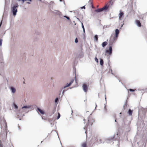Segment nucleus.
I'll return each mask as SVG.
<instances>
[{"instance_id":"nucleus-1","label":"nucleus","mask_w":147,"mask_h":147,"mask_svg":"<svg viewBox=\"0 0 147 147\" xmlns=\"http://www.w3.org/2000/svg\"><path fill=\"white\" fill-rule=\"evenodd\" d=\"M74 81V80L73 79L71 80L69 84L67 83L66 85L60 90V93L59 94V95H60L61 94V93L62 92V96H63L64 95V93L66 91V90H64V89L69 86L73 83Z\"/></svg>"},{"instance_id":"nucleus-2","label":"nucleus","mask_w":147,"mask_h":147,"mask_svg":"<svg viewBox=\"0 0 147 147\" xmlns=\"http://www.w3.org/2000/svg\"><path fill=\"white\" fill-rule=\"evenodd\" d=\"M53 13H54L55 14L57 15H58L59 16V17L61 18L63 17V16L62 14L61 13L60 11H58L57 10H54V11H53Z\"/></svg>"},{"instance_id":"nucleus-3","label":"nucleus","mask_w":147,"mask_h":147,"mask_svg":"<svg viewBox=\"0 0 147 147\" xmlns=\"http://www.w3.org/2000/svg\"><path fill=\"white\" fill-rule=\"evenodd\" d=\"M112 49L111 46H110L109 49H107L106 51V52L107 53L111 55L112 53Z\"/></svg>"},{"instance_id":"nucleus-4","label":"nucleus","mask_w":147,"mask_h":147,"mask_svg":"<svg viewBox=\"0 0 147 147\" xmlns=\"http://www.w3.org/2000/svg\"><path fill=\"white\" fill-rule=\"evenodd\" d=\"M94 121V120L92 119L89 117L88 118V122L89 124L91 126L93 123Z\"/></svg>"},{"instance_id":"nucleus-5","label":"nucleus","mask_w":147,"mask_h":147,"mask_svg":"<svg viewBox=\"0 0 147 147\" xmlns=\"http://www.w3.org/2000/svg\"><path fill=\"white\" fill-rule=\"evenodd\" d=\"M88 5L89 6V8L91 9H96V8L94 7L93 5L92 4V2L91 1V0H90L88 2Z\"/></svg>"},{"instance_id":"nucleus-6","label":"nucleus","mask_w":147,"mask_h":147,"mask_svg":"<svg viewBox=\"0 0 147 147\" xmlns=\"http://www.w3.org/2000/svg\"><path fill=\"white\" fill-rule=\"evenodd\" d=\"M55 6V5L54 2L52 1H51L49 3V7L50 9H53Z\"/></svg>"},{"instance_id":"nucleus-7","label":"nucleus","mask_w":147,"mask_h":147,"mask_svg":"<svg viewBox=\"0 0 147 147\" xmlns=\"http://www.w3.org/2000/svg\"><path fill=\"white\" fill-rule=\"evenodd\" d=\"M83 90L85 92H86L88 90V87L86 84H84L82 86Z\"/></svg>"},{"instance_id":"nucleus-8","label":"nucleus","mask_w":147,"mask_h":147,"mask_svg":"<svg viewBox=\"0 0 147 147\" xmlns=\"http://www.w3.org/2000/svg\"><path fill=\"white\" fill-rule=\"evenodd\" d=\"M9 88L13 93H14L16 92V88L14 87L11 86Z\"/></svg>"},{"instance_id":"nucleus-9","label":"nucleus","mask_w":147,"mask_h":147,"mask_svg":"<svg viewBox=\"0 0 147 147\" xmlns=\"http://www.w3.org/2000/svg\"><path fill=\"white\" fill-rule=\"evenodd\" d=\"M113 4V2L112 1H111L109 2V3H108V5H107L108 7V8L111 9L112 8V6Z\"/></svg>"},{"instance_id":"nucleus-10","label":"nucleus","mask_w":147,"mask_h":147,"mask_svg":"<svg viewBox=\"0 0 147 147\" xmlns=\"http://www.w3.org/2000/svg\"><path fill=\"white\" fill-rule=\"evenodd\" d=\"M124 13H123L121 11H120V12L119 13V19L120 20H121V18L123 17Z\"/></svg>"},{"instance_id":"nucleus-11","label":"nucleus","mask_w":147,"mask_h":147,"mask_svg":"<svg viewBox=\"0 0 147 147\" xmlns=\"http://www.w3.org/2000/svg\"><path fill=\"white\" fill-rule=\"evenodd\" d=\"M38 111L41 114H44L45 113L44 111L38 107H37Z\"/></svg>"},{"instance_id":"nucleus-12","label":"nucleus","mask_w":147,"mask_h":147,"mask_svg":"<svg viewBox=\"0 0 147 147\" xmlns=\"http://www.w3.org/2000/svg\"><path fill=\"white\" fill-rule=\"evenodd\" d=\"M18 10H12V12L14 16H15L16 14V13L17 12Z\"/></svg>"},{"instance_id":"nucleus-13","label":"nucleus","mask_w":147,"mask_h":147,"mask_svg":"<svg viewBox=\"0 0 147 147\" xmlns=\"http://www.w3.org/2000/svg\"><path fill=\"white\" fill-rule=\"evenodd\" d=\"M2 53L1 51L0 50V62L2 61Z\"/></svg>"},{"instance_id":"nucleus-14","label":"nucleus","mask_w":147,"mask_h":147,"mask_svg":"<svg viewBox=\"0 0 147 147\" xmlns=\"http://www.w3.org/2000/svg\"><path fill=\"white\" fill-rule=\"evenodd\" d=\"M108 8L107 5H106L102 8H97L96 9H107Z\"/></svg>"},{"instance_id":"nucleus-15","label":"nucleus","mask_w":147,"mask_h":147,"mask_svg":"<svg viewBox=\"0 0 147 147\" xmlns=\"http://www.w3.org/2000/svg\"><path fill=\"white\" fill-rule=\"evenodd\" d=\"M136 24L139 27H140L141 26V24L140 21L138 20H137L136 21Z\"/></svg>"},{"instance_id":"nucleus-16","label":"nucleus","mask_w":147,"mask_h":147,"mask_svg":"<svg viewBox=\"0 0 147 147\" xmlns=\"http://www.w3.org/2000/svg\"><path fill=\"white\" fill-rule=\"evenodd\" d=\"M94 10V13H98L99 12H100L101 11H102L103 10Z\"/></svg>"},{"instance_id":"nucleus-17","label":"nucleus","mask_w":147,"mask_h":147,"mask_svg":"<svg viewBox=\"0 0 147 147\" xmlns=\"http://www.w3.org/2000/svg\"><path fill=\"white\" fill-rule=\"evenodd\" d=\"M132 112V111L130 109H129L127 113L129 115H131Z\"/></svg>"},{"instance_id":"nucleus-18","label":"nucleus","mask_w":147,"mask_h":147,"mask_svg":"<svg viewBox=\"0 0 147 147\" xmlns=\"http://www.w3.org/2000/svg\"><path fill=\"white\" fill-rule=\"evenodd\" d=\"M113 138H111L110 139L109 138V139H107L106 140V142L108 143L111 142L113 141Z\"/></svg>"},{"instance_id":"nucleus-19","label":"nucleus","mask_w":147,"mask_h":147,"mask_svg":"<svg viewBox=\"0 0 147 147\" xmlns=\"http://www.w3.org/2000/svg\"><path fill=\"white\" fill-rule=\"evenodd\" d=\"M31 107V106H27V105H25L23 107H22V109H29Z\"/></svg>"},{"instance_id":"nucleus-20","label":"nucleus","mask_w":147,"mask_h":147,"mask_svg":"<svg viewBox=\"0 0 147 147\" xmlns=\"http://www.w3.org/2000/svg\"><path fill=\"white\" fill-rule=\"evenodd\" d=\"M107 44V42L105 41L103 42L102 44V47H105Z\"/></svg>"},{"instance_id":"nucleus-21","label":"nucleus","mask_w":147,"mask_h":147,"mask_svg":"<svg viewBox=\"0 0 147 147\" xmlns=\"http://www.w3.org/2000/svg\"><path fill=\"white\" fill-rule=\"evenodd\" d=\"M100 65L101 66H102L104 64V61L102 59H100Z\"/></svg>"},{"instance_id":"nucleus-22","label":"nucleus","mask_w":147,"mask_h":147,"mask_svg":"<svg viewBox=\"0 0 147 147\" xmlns=\"http://www.w3.org/2000/svg\"><path fill=\"white\" fill-rule=\"evenodd\" d=\"M17 117L18 118H19V120H21V118L22 117L24 116V115L23 114L22 116H20L19 115H18V113L17 114Z\"/></svg>"},{"instance_id":"nucleus-23","label":"nucleus","mask_w":147,"mask_h":147,"mask_svg":"<svg viewBox=\"0 0 147 147\" xmlns=\"http://www.w3.org/2000/svg\"><path fill=\"white\" fill-rule=\"evenodd\" d=\"M18 5H15L12 6L11 9H15L16 8L18 7Z\"/></svg>"},{"instance_id":"nucleus-24","label":"nucleus","mask_w":147,"mask_h":147,"mask_svg":"<svg viewBox=\"0 0 147 147\" xmlns=\"http://www.w3.org/2000/svg\"><path fill=\"white\" fill-rule=\"evenodd\" d=\"M94 40L96 41H97L98 40V35H95L94 37Z\"/></svg>"},{"instance_id":"nucleus-25","label":"nucleus","mask_w":147,"mask_h":147,"mask_svg":"<svg viewBox=\"0 0 147 147\" xmlns=\"http://www.w3.org/2000/svg\"><path fill=\"white\" fill-rule=\"evenodd\" d=\"M82 27L83 30V31L84 33H85V30L82 23Z\"/></svg>"},{"instance_id":"nucleus-26","label":"nucleus","mask_w":147,"mask_h":147,"mask_svg":"<svg viewBox=\"0 0 147 147\" xmlns=\"http://www.w3.org/2000/svg\"><path fill=\"white\" fill-rule=\"evenodd\" d=\"M119 33V30L117 29H116L115 30V34H118Z\"/></svg>"},{"instance_id":"nucleus-27","label":"nucleus","mask_w":147,"mask_h":147,"mask_svg":"<svg viewBox=\"0 0 147 147\" xmlns=\"http://www.w3.org/2000/svg\"><path fill=\"white\" fill-rule=\"evenodd\" d=\"M86 143L85 142L82 145V147H86Z\"/></svg>"},{"instance_id":"nucleus-28","label":"nucleus","mask_w":147,"mask_h":147,"mask_svg":"<svg viewBox=\"0 0 147 147\" xmlns=\"http://www.w3.org/2000/svg\"><path fill=\"white\" fill-rule=\"evenodd\" d=\"M13 105L14 107V108L15 109H17L18 108V106L16 104H14Z\"/></svg>"},{"instance_id":"nucleus-29","label":"nucleus","mask_w":147,"mask_h":147,"mask_svg":"<svg viewBox=\"0 0 147 147\" xmlns=\"http://www.w3.org/2000/svg\"><path fill=\"white\" fill-rule=\"evenodd\" d=\"M59 100V98H58L57 97V98H56L55 99V103H57L58 101Z\"/></svg>"},{"instance_id":"nucleus-30","label":"nucleus","mask_w":147,"mask_h":147,"mask_svg":"<svg viewBox=\"0 0 147 147\" xmlns=\"http://www.w3.org/2000/svg\"><path fill=\"white\" fill-rule=\"evenodd\" d=\"M63 17L64 18H66L68 20H70V19L69 18V17H68V16H63Z\"/></svg>"},{"instance_id":"nucleus-31","label":"nucleus","mask_w":147,"mask_h":147,"mask_svg":"<svg viewBox=\"0 0 147 147\" xmlns=\"http://www.w3.org/2000/svg\"><path fill=\"white\" fill-rule=\"evenodd\" d=\"M104 112L105 113H106L107 112V109H106L105 105V107H104Z\"/></svg>"},{"instance_id":"nucleus-32","label":"nucleus","mask_w":147,"mask_h":147,"mask_svg":"<svg viewBox=\"0 0 147 147\" xmlns=\"http://www.w3.org/2000/svg\"><path fill=\"white\" fill-rule=\"evenodd\" d=\"M17 1H22V3H23L25 1H26V0H17Z\"/></svg>"},{"instance_id":"nucleus-33","label":"nucleus","mask_w":147,"mask_h":147,"mask_svg":"<svg viewBox=\"0 0 147 147\" xmlns=\"http://www.w3.org/2000/svg\"><path fill=\"white\" fill-rule=\"evenodd\" d=\"M60 117V114L59 113H58V115L57 117V119H59V118Z\"/></svg>"},{"instance_id":"nucleus-34","label":"nucleus","mask_w":147,"mask_h":147,"mask_svg":"<svg viewBox=\"0 0 147 147\" xmlns=\"http://www.w3.org/2000/svg\"><path fill=\"white\" fill-rule=\"evenodd\" d=\"M136 90V89L134 90L132 89H129V90L130 92H134Z\"/></svg>"},{"instance_id":"nucleus-35","label":"nucleus","mask_w":147,"mask_h":147,"mask_svg":"<svg viewBox=\"0 0 147 147\" xmlns=\"http://www.w3.org/2000/svg\"><path fill=\"white\" fill-rule=\"evenodd\" d=\"M75 42L76 43H77L78 42V39L77 38H76L75 39Z\"/></svg>"},{"instance_id":"nucleus-36","label":"nucleus","mask_w":147,"mask_h":147,"mask_svg":"<svg viewBox=\"0 0 147 147\" xmlns=\"http://www.w3.org/2000/svg\"><path fill=\"white\" fill-rule=\"evenodd\" d=\"M3 40L1 39H0V45L1 46L2 45V42Z\"/></svg>"},{"instance_id":"nucleus-37","label":"nucleus","mask_w":147,"mask_h":147,"mask_svg":"<svg viewBox=\"0 0 147 147\" xmlns=\"http://www.w3.org/2000/svg\"><path fill=\"white\" fill-rule=\"evenodd\" d=\"M28 2H27L26 3H28V4L30 3H31V2L32 1V0H28Z\"/></svg>"},{"instance_id":"nucleus-38","label":"nucleus","mask_w":147,"mask_h":147,"mask_svg":"<svg viewBox=\"0 0 147 147\" xmlns=\"http://www.w3.org/2000/svg\"><path fill=\"white\" fill-rule=\"evenodd\" d=\"M95 60L97 63L98 62V59L96 57L95 58Z\"/></svg>"},{"instance_id":"nucleus-39","label":"nucleus","mask_w":147,"mask_h":147,"mask_svg":"<svg viewBox=\"0 0 147 147\" xmlns=\"http://www.w3.org/2000/svg\"><path fill=\"white\" fill-rule=\"evenodd\" d=\"M109 71L110 72V71L111 72V73L112 74L114 75V74H113V73L112 72V69H110L109 70Z\"/></svg>"},{"instance_id":"nucleus-40","label":"nucleus","mask_w":147,"mask_h":147,"mask_svg":"<svg viewBox=\"0 0 147 147\" xmlns=\"http://www.w3.org/2000/svg\"><path fill=\"white\" fill-rule=\"evenodd\" d=\"M81 9H85V5H84L80 8Z\"/></svg>"},{"instance_id":"nucleus-41","label":"nucleus","mask_w":147,"mask_h":147,"mask_svg":"<svg viewBox=\"0 0 147 147\" xmlns=\"http://www.w3.org/2000/svg\"><path fill=\"white\" fill-rule=\"evenodd\" d=\"M118 34H115V37L116 38H117L118 36Z\"/></svg>"},{"instance_id":"nucleus-42","label":"nucleus","mask_w":147,"mask_h":147,"mask_svg":"<svg viewBox=\"0 0 147 147\" xmlns=\"http://www.w3.org/2000/svg\"><path fill=\"white\" fill-rule=\"evenodd\" d=\"M94 139H95V140H97V139H96V138H92V141H93V140Z\"/></svg>"},{"instance_id":"nucleus-43","label":"nucleus","mask_w":147,"mask_h":147,"mask_svg":"<svg viewBox=\"0 0 147 147\" xmlns=\"http://www.w3.org/2000/svg\"><path fill=\"white\" fill-rule=\"evenodd\" d=\"M97 105L96 104V105H95V109L97 107Z\"/></svg>"},{"instance_id":"nucleus-44","label":"nucleus","mask_w":147,"mask_h":147,"mask_svg":"<svg viewBox=\"0 0 147 147\" xmlns=\"http://www.w3.org/2000/svg\"><path fill=\"white\" fill-rule=\"evenodd\" d=\"M126 106V103H125V104L124 105V106H123V107H124V106Z\"/></svg>"},{"instance_id":"nucleus-45","label":"nucleus","mask_w":147,"mask_h":147,"mask_svg":"<svg viewBox=\"0 0 147 147\" xmlns=\"http://www.w3.org/2000/svg\"><path fill=\"white\" fill-rule=\"evenodd\" d=\"M123 24H122L121 25V28L123 26Z\"/></svg>"},{"instance_id":"nucleus-46","label":"nucleus","mask_w":147,"mask_h":147,"mask_svg":"<svg viewBox=\"0 0 147 147\" xmlns=\"http://www.w3.org/2000/svg\"><path fill=\"white\" fill-rule=\"evenodd\" d=\"M73 113V111H72V110H71V114H72V113Z\"/></svg>"},{"instance_id":"nucleus-47","label":"nucleus","mask_w":147,"mask_h":147,"mask_svg":"<svg viewBox=\"0 0 147 147\" xmlns=\"http://www.w3.org/2000/svg\"><path fill=\"white\" fill-rule=\"evenodd\" d=\"M105 100H106V95L105 94Z\"/></svg>"},{"instance_id":"nucleus-48","label":"nucleus","mask_w":147,"mask_h":147,"mask_svg":"<svg viewBox=\"0 0 147 147\" xmlns=\"http://www.w3.org/2000/svg\"><path fill=\"white\" fill-rule=\"evenodd\" d=\"M99 140L100 142V141H101V139H99Z\"/></svg>"},{"instance_id":"nucleus-49","label":"nucleus","mask_w":147,"mask_h":147,"mask_svg":"<svg viewBox=\"0 0 147 147\" xmlns=\"http://www.w3.org/2000/svg\"><path fill=\"white\" fill-rule=\"evenodd\" d=\"M86 132H87V131H86L85 132V133L86 134H87Z\"/></svg>"},{"instance_id":"nucleus-50","label":"nucleus","mask_w":147,"mask_h":147,"mask_svg":"<svg viewBox=\"0 0 147 147\" xmlns=\"http://www.w3.org/2000/svg\"><path fill=\"white\" fill-rule=\"evenodd\" d=\"M62 0H59V1H60V2H61L62 1Z\"/></svg>"},{"instance_id":"nucleus-51","label":"nucleus","mask_w":147,"mask_h":147,"mask_svg":"<svg viewBox=\"0 0 147 147\" xmlns=\"http://www.w3.org/2000/svg\"><path fill=\"white\" fill-rule=\"evenodd\" d=\"M98 5H97L96 6V7H98Z\"/></svg>"},{"instance_id":"nucleus-52","label":"nucleus","mask_w":147,"mask_h":147,"mask_svg":"<svg viewBox=\"0 0 147 147\" xmlns=\"http://www.w3.org/2000/svg\"><path fill=\"white\" fill-rule=\"evenodd\" d=\"M115 122H116V121H116V119H115Z\"/></svg>"},{"instance_id":"nucleus-53","label":"nucleus","mask_w":147,"mask_h":147,"mask_svg":"<svg viewBox=\"0 0 147 147\" xmlns=\"http://www.w3.org/2000/svg\"><path fill=\"white\" fill-rule=\"evenodd\" d=\"M77 19H78V20H80L79 19V18H77Z\"/></svg>"},{"instance_id":"nucleus-54","label":"nucleus","mask_w":147,"mask_h":147,"mask_svg":"<svg viewBox=\"0 0 147 147\" xmlns=\"http://www.w3.org/2000/svg\"><path fill=\"white\" fill-rule=\"evenodd\" d=\"M117 142H118V143L119 144V141H117Z\"/></svg>"},{"instance_id":"nucleus-55","label":"nucleus","mask_w":147,"mask_h":147,"mask_svg":"<svg viewBox=\"0 0 147 147\" xmlns=\"http://www.w3.org/2000/svg\"><path fill=\"white\" fill-rule=\"evenodd\" d=\"M86 99L85 100H84V101H86Z\"/></svg>"},{"instance_id":"nucleus-56","label":"nucleus","mask_w":147,"mask_h":147,"mask_svg":"<svg viewBox=\"0 0 147 147\" xmlns=\"http://www.w3.org/2000/svg\"><path fill=\"white\" fill-rule=\"evenodd\" d=\"M87 126V125H86V126H85V127H86Z\"/></svg>"},{"instance_id":"nucleus-57","label":"nucleus","mask_w":147,"mask_h":147,"mask_svg":"<svg viewBox=\"0 0 147 147\" xmlns=\"http://www.w3.org/2000/svg\"><path fill=\"white\" fill-rule=\"evenodd\" d=\"M42 141H41V143H42Z\"/></svg>"},{"instance_id":"nucleus-58","label":"nucleus","mask_w":147,"mask_h":147,"mask_svg":"<svg viewBox=\"0 0 147 147\" xmlns=\"http://www.w3.org/2000/svg\"><path fill=\"white\" fill-rule=\"evenodd\" d=\"M84 121L85 120V119H84Z\"/></svg>"},{"instance_id":"nucleus-59","label":"nucleus","mask_w":147,"mask_h":147,"mask_svg":"<svg viewBox=\"0 0 147 147\" xmlns=\"http://www.w3.org/2000/svg\"><path fill=\"white\" fill-rule=\"evenodd\" d=\"M121 114V113H120V114Z\"/></svg>"},{"instance_id":"nucleus-60","label":"nucleus","mask_w":147,"mask_h":147,"mask_svg":"<svg viewBox=\"0 0 147 147\" xmlns=\"http://www.w3.org/2000/svg\"><path fill=\"white\" fill-rule=\"evenodd\" d=\"M112 1V0H111V1Z\"/></svg>"}]
</instances>
